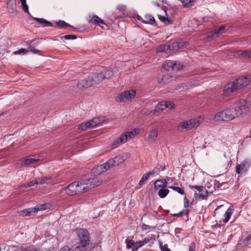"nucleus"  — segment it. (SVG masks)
Here are the masks:
<instances>
[{"label": "nucleus", "instance_id": "16", "mask_svg": "<svg viewBox=\"0 0 251 251\" xmlns=\"http://www.w3.org/2000/svg\"><path fill=\"white\" fill-rule=\"evenodd\" d=\"M77 86L80 89L86 88L92 86L89 80V76L87 79L79 81L77 83Z\"/></svg>", "mask_w": 251, "mask_h": 251}, {"label": "nucleus", "instance_id": "41", "mask_svg": "<svg viewBox=\"0 0 251 251\" xmlns=\"http://www.w3.org/2000/svg\"><path fill=\"white\" fill-rule=\"evenodd\" d=\"M160 173V169L155 167L151 171H150L148 172V173L149 174V175L151 176V175H159Z\"/></svg>", "mask_w": 251, "mask_h": 251}, {"label": "nucleus", "instance_id": "20", "mask_svg": "<svg viewBox=\"0 0 251 251\" xmlns=\"http://www.w3.org/2000/svg\"><path fill=\"white\" fill-rule=\"evenodd\" d=\"M19 215L23 217L34 215L33 208L25 209L19 212Z\"/></svg>", "mask_w": 251, "mask_h": 251}, {"label": "nucleus", "instance_id": "4", "mask_svg": "<svg viewBox=\"0 0 251 251\" xmlns=\"http://www.w3.org/2000/svg\"><path fill=\"white\" fill-rule=\"evenodd\" d=\"M233 109L235 117H239L247 113L249 110V105L245 99H241Z\"/></svg>", "mask_w": 251, "mask_h": 251}, {"label": "nucleus", "instance_id": "59", "mask_svg": "<svg viewBox=\"0 0 251 251\" xmlns=\"http://www.w3.org/2000/svg\"><path fill=\"white\" fill-rule=\"evenodd\" d=\"M78 129L84 131L86 130V127H85L84 124H81L78 125Z\"/></svg>", "mask_w": 251, "mask_h": 251}, {"label": "nucleus", "instance_id": "35", "mask_svg": "<svg viewBox=\"0 0 251 251\" xmlns=\"http://www.w3.org/2000/svg\"><path fill=\"white\" fill-rule=\"evenodd\" d=\"M150 176L149 175V174L148 173L144 174L142 176L140 180L139 181V185L140 186L142 185L145 183V182L149 178Z\"/></svg>", "mask_w": 251, "mask_h": 251}, {"label": "nucleus", "instance_id": "64", "mask_svg": "<svg viewBox=\"0 0 251 251\" xmlns=\"http://www.w3.org/2000/svg\"><path fill=\"white\" fill-rule=\"evenodd\" d=\"M131 131L133 132V134L134 136L138 134L139 131L138 129H135V128L132 129Z\"/></svg>", "mask_w": 251, "mask_h": 251}, {"label": "nucleus", "instance_id": "33", "mask_svg": "<svg viewBox=\"0 0 251 251\" xmlns=\"http://www.w3.org/2000/svg\"><path fill=\"white\" fill-rule=\"evenodd\" d=\"M195 0H181L183 7H188L193 5V3Z\"/></svg>", "mask_w": 251, "mask_h": 251}, {"label": "nucleus", "instance_id": "27", "mask_svg": "<svg viewBox=\"0 0 251 251\" xmlns=\"http://www.w3.org/2000/svg\"><path fill=\"white\" fill-rule=\"evenodd\" d=\"M34 20H35L36 21L38 22V23H39L40 24H46L47 26H53V24L52 23L44 19H43V18H34Z\"/></svg>", "mask_w": 251, "mask_h": 251}, {"label": "nucleus", "instance_id": "63", "mask_svg": "<svg viewBox=\"0 0 251 251\" xmlns=\"http://www.w3.org/2000/svg\"><path fill=\"white\" fill-rule=\"evenodd\" d=\"M89 121L90 122V124H91V126L92 128L96 127L97 126V125H96L95 122L93 119H92Z\"/></svg>", "mask_w": 251, "mask_h": 251}, {"label": "nucleus", "instance_id": "39", "mask_svg": "<svg viewBox=\"0 0 251 251\" xmlns=\"http://www.w3.org/2000/svg\"><path fill=\"white\" fill-rule=\"evenodd\" d=\"M241 55L245 57L251 58V50H245L242 52Z\"/></svg>", "mask_w": 251, "mask_h": 251}, {"label": "nucleus", "instance_id": "12", "mask_svg": "<svg viewBox=\"0 0 251 251\" xmlns=\"http://www.w3.org/2000/svg\"><path fill=\"white\" fill-rule=\"evenodd\" d=\"M171 50V46L170 45L162 44L156 48L157 52H164L168 54Z\"/></svg>", "mask_w": 251, "mask_h": 251}, {"label": "nucleus", "instance_id": "29", "mask_svg": "<svg viewBox=\"0 0 251 251\" xmlns=\"http://www.w3.org/2000/svg\"><path fill=\"white\" fill-rule=\"evenodd\" d=\"M112 167V166L111 164L109 163V160L107 162H106L105 163H104L99 166V168H100V170L102 172H105L106 171H107V170H109Z\"/></svg>", "mask_w": 251, "mask_h": 251}, {"label": "nucleus", "instance_id": "17", "mask_svg": "<svg viewBox=\"0 0 251 251\" xmlns=\"http://www.w3.org/2000/svg\"><path fill=\"white\" fill-rule=\"evenodd\" d=\"M127 141V137L126 135H121V136L117 139L112 144V148L113 149L116 148L120 145V144L126 142Z\"/></svg>", "mask_w": 251, "mask_h": 251}, {"label": "nucleus", "instance_id": "7", "mask_svg": "<svg viewBox=\"0 0 251 251\" xmlns=\"http://www.w3.org/2000/svg\"><path fill=\"white\" fill-rule=\"evenodd\" d=\"M251 166V161L248 159H244L240 164L236 166V172L238 174H243L248 171Z\"/></svg>", "mask_w": 251, "mask_h": 251}, {"label": "nucleus", "instance_id": "2", "mask_svg": "<svg viewBox=\"0 0 251 251\" xmlns=\"http://www.w3.org/2000/svg\"><path fill=\"white\" fill-rule=\"evenodd\" d=\"M83 182V180L81 179L69 184L64 188L66 194L70 196H73L87 192V189L88 188L84 186L85 184H84Z\"/></svg>", "mask_w": 251, "mask_h": 251}, {"label": "nucleus", "instance_id": "14", "mask_svg": "<svg viewBox=\"0 0 251 251\" xmlns=\"http://www.w3.org/2000/svg\"><path fill=\"white\" fill-rule=\"evenodd\" d=\"M38 160L34 158H25L23 160H19L17 163V166L19 167H24L37 161Z\"/></svg>", "mask_w": 251, "mask_h": 251}, {"label": "nucleus", "instance_id": "23", "mask_svg": "<svg viewBox=\"0 0 251 251\" xmlns=\"http://www.w3.org/2000/svg\"><path fill=\"white\" fill-rule=\"evenodd\" d=\"M35 179L37 182V184H43L45 183L48 184V180H50L51 178L50 177L42 176L40 178H35Z\"/></svg>", "mask_w": 251, "mask_h": 251}, {"label": "nucleus", "instance_id": "30", "mask_svg": "<svg viewBox=\"0 0 251 251\" xmlns=\"http://www.w3.org/2000/svg\"><path fill=\"white\" fill-rule=\"evenodd\" d=\"M169 190L165 188L160 189L158 192V195L161 198H164L169 194Z\"/></svg>", "mask_w": 251, "mask_h": 251}, {"label": "nucleus", "instance_id": "45", "mask_svg": "<svg viewBox=\"0 0 251 251\" xmlns=\"http://www.w3.org/2000/svg\"><path fill=\"white\" fill-rule=\"evenodd\" d=\"M165 102V105H166V108H169L170 109H172L175 107V104L170 101H164Z\"/></svg>", "mask_w": 251, "mask_h": 251}, {"label": "nucleus", "instance_id": "19", "mask_svg": "<svg viewBox=\"0 0 251 251\" xmlns=\"http://www.w3.org/2000/svg\"><path fill=\"white\" fill-rule=\"evenodd\" d=\"M158 136V131L157 130H152L151 131L149 136L148 141L150 143H154Z\"/></svg>", "mask_w": 251, "mask_h": 251}, {"label": "nucleus", "instance_id": "6", "mask_svg": "<svg viewBox=\"0 0 251 251\" xmlns=\"http://www.w3.org/2000/svg\"><path fill=\"white\" fill-rule=\"evenodd\" d=\"M83 183L87 189V192L95 187L100 186L101 183V180L97 177H92L89 179H82Z\"/></svg>", "mask_w": 251, "mask_h": 251}, {"label": "nucleus", "instance_id": "55", "mask_svg": "<svg viewBox=\"0 0 251 251\" xmlns=\"http://www.w3.org/2000/svg\"><path fill=\"white\" fill-rule=\"evenodd\" d=\"M35 184H37V182H36L35 179H34V180H33L32 181H29L27 183L26 187H31V186H34Z\"/></svg>", "mask_w": 251, "mask_h": 251}, {"label": "nucleus", "instance_id": "46", "mask_svg": "<svg viewBox=\"0 0 251 251\" xmlns=\"http://www.w3.org/2000/svg\"><path fill=\"white\" fill-rule=\"evenodd\" d=\"M141 243H140V241L136 242H134V246L133 247V251H137L139 248L142 247L143 246Z\"/></svg>", "mask_w": 251, "mask_h": 251}, {"label": "nucleus", "instance_id": "38", "mask_svg": "<svg viewBox=\"0 0 251 251\" xmlns=\"http://www.w3.org/2000/svg\"><path fill=\"white\" fill-rule=\"evenodd\" d=\"M169 187L170 188L173 189V190L177 192V193H178L180 194L183 195L185 193L184 190H183V189H182L181 188L175 186H169Z\"/></svg>", "mask_w": 251, "mask_h": 251}, {"label": "nucleus", "instance_id": "32", "mask_svg": "<svg viewBox=\"0 0 251 251\" xmlns=\"http://www.w3.org/2000/svg\"><path fill=\"white\" fill-rule=\"evenodd\" d=\"M175 62L176 61L173 60H167L165 61L164 66H166L168 67V69H167L168 71H169L170 69L173 70V68L175 65Z\"/></svg>", "mask_w": 251, "mask_h": 251}, {"label": "nucleus", "instance_id": "8", "mask_svg": "<svg viewBox=\"0 0 251 251\" xmlns=\"http://www.w3.org/2000/svg\"><path fill=\"white\" fill-rule=\"evenodd\" d=\"M199 125L198 120L196 119H191L188 121H182L180 123L178 128L182 129L190 130L195 126Z\"/></svg>", "mask_w": 251, "mask_h": 251}, {"label": "nucleus", "instance_id": "49", "mask_svg": "<svg viewBox=\"0 0 251 251\" xmlns=\"http://www.w3.org/2000/svg\"><path fill=\"white\" fill-rule=\"evenodd\" d=\"M27 52H28V50L26 49L22 48V49H21L20 50L15 51L14 52V54H21V53L25 54V53H26Z\"/></svg>", "mask_w": 251, "mask_h": 251}, {"label": "nucleus", "instance_id": "25", "mask_svg": "<svg viewBox=\"0 0 251 251\" xmlns=\"http://www.w3.org/2000/svg\"><path fill=\"white\" fill-rule=\"evenodd\" d=\"M100 74H102L103 80L104 79H108L110 78L113 74V72L111 70H103L100 72Z\"/></svg>", "mask_w": 251, "mask_h": 251}, {"label": "nucleus", "instance_id": "60", "mask_svg": "<svg viewBox=\"0 0 251 251\" xmlns=\"http://www.w3.org/2000/svg\"><path fill=\"white\" fill-rule=\"evenodd\" d=\"M249 105L251 104V93L248 95V98L246 100Z\"/></svg>", "mask_w": 251, "mask_h": 251}, {"label": "nucleus", "instance_id": "62", "mask_svg": "<svg viewBox=\"0 0 251 251\" xmlns=\"http://www.w3.org/2000/svg\"><path fill=\"white\" fill-rule=\"evenodd\" d=\"M84 126H85V127H86V129H89V128H92V127L91 126V124H90V121H88V122H86L84 124Z\"/></svg>", "mask_w": 251, "mask_h": 251}, {"label": "nucleus", "instance_id": "11", "mask_svg": "<svg viewBox=\"0 0 251 251\" xmlns=\"http://www.w3.org/2000/svg\"><path fill=\"white\" fill-rule=\"evenodd\" d=\"M190 187L192 189H197L199 191V193H196V195H199V197L204 199L207 196L208 192L206 188L202 186H194L190 185Z\"/></svg>", "mask_w": 251, "mask_h": 251}, {"label": "nucleus", "instance_id": "54", "mask_svg": "<svg viewBox=\"0 0 251 251\" xmlns=\"http://www.w3.org/2000/svg\"><path fill=\"white\" fill-rule=\"evenodd\" d=\"M126 6L123 5H118L117 7V10H118L120 11H124L126 10Z\"/></svg>", "mask_w": 251, "mask_h": 251}, {"label": "nucleus", "instance_id": "5", "mask_svg": "<svg viewBox=\"0 0 251 251\" xmlns=\"http://www.w3.org/2000/svg\"><path fill=\"white\" fill-rule=\"evenodd\" d=\"M233 108H227L218 112L214 117L216 121H229L235 118Z\"/></svg>", "mask_w": 251, "mask_h": 251}, {"label": "nucleus", "instance_id": "56", "mask_svg": "<svg viewBox=\"0 0 251 251\" xmlns=\"http://www.w3.org/2000/svg\"><path fill=\"white\" fill-rule=\"evenodd\" d=\"M189 206V201L186 198V197H185L184 198V206L185 208H187Z\"/></svg>", "mask_w": 251, "mask_h": 251}, {"label": "nucleus", "instance_id": "58", "mask_svg": "<svg viewBox=\"0 0 251 251\" xmlns=\"http://www.w3.org/2000/svg\"><path fill=\"white\" fill-rule=\"evenodd\" d=\"M93 120L95 121L97 126H98L100 123L101 119L100 118H94Z\"/></svg>", "mask_w": 251, "mask_h": 251}, {"label": "nucleus", "instance_id": "24", "mask_svg": "<svg viewBox=\"0 0 251 251\" xmlns=\"http://www.w3.org/2000/svg\"><path fill=\"white\" fill-rule=\"evenodd\" d=\"M173 79V77L169 75H164L162 76V78L160 80H158V81L159 83H162L164 84H166L170 82L172 79Z\"/></svg>", "mask_w": 251, "mask_h": 251}, {"label": "nucleus", "instance_id": "28", "mask_svg": "<svg viewBox=\"0 0 251 251\" xmlns=\"http://www.w3.org/2000/svg\"><path fill=\"white\" fill-rule=\"evenodd\" d=\"M145 20H144V23L152 25H155V20L153 16L151 15H148L145 16Z\"/></svg>", "mask_w": 251, "mask_h": 251}, {"label": "nucleus", "instance_id": "37", "mask_svg": "<svg viewBox=\"0 0 251 251\" xmlns=\"http://www.w3.org/2000/svg\"><path fill=\"white\" fill-rule=\"evenodd\" d=\"M243 243L245 246H248L251 244V232L244 239Z\"/></svg>", "mask_w": 251, "mask_h": 251}, {"label": "nucleus", "instance_id": "48", "mask_svg": "<svg viewBox=\"0 0 251 251\" xmlns=\"http://www.w3.org/2000/svg\"><path fill=\"white\" fill-rule=\"evenodd\" d=\"M183 67V66L182 64H181L179 63H177L176 61L175 62V65L174 66V67L173 68L174 70H180Z\"/></svg>", "mask_w": 251, "mask_h": 251}, {"label": "nucleus", "instance_id": "3", "mask_svg": "<svg viewBox=\"0 0 251 251\" xmlns=\"http://www.w3.org/2000/svg\"><path fill=\"white\" fill-rule=\"evenodd\" d=\"M77 235L79 240L78 245L75 248V251H83L87 250V247L89 245L91 240L88 231L84 229H78Z\"/></svg>", "mask_w": 251, "mask_h": 251}, {"label": "nucleus", "instance_id": "57", "mask_svg": "<svg viewBox=\"0 0 251 251\" xmlns=\"http://www.w3.org/2000/svg\"><path fill=\"white\" fill-rule=\"evenodd\" d=\"M58 251H71V249L69 248V246H65L60 249Z\"/></svg>", "mask_w": 251, "mask_h": 251}, {"label": "nucleus", "instance_id": "61", "mask_svg": "<svg viewBox=\"0 0 251 251\" xmlns=\"http://www.w3.org/2000/svg\"><path fill=\"white\" fill-rule=\"evenodd\" d=\"M158 17H159V20L163 22H165L166 21H169V20L167 18L164 17V16L159 15Z\"/></svg>", "mask_w": 251, "mask_h": 251}, {"label": "nucleus", "instance_id": "40", "mask_svg": "<svg viewBox=\"0 0 251 251\" xmlns=\"http://www.w3.org/2000/svg\"><path fill=\"white\" fill-rule=\"evenodd\" d=\"M215 36H216L217 37L218 36V33L215 32V29L208 32L207 34V38L208 39H212L214 38Z\"/></svg>", "mask_w": 251, "mask_h": 251}, {"label": "nucleus", "instance_id": "43", "mask_svg": "<svg viewBox=\"0 0 251 251\" xmlns=\"http://www.w3.org/2000/svg\"><path fill=\"white\" fill-rule=\"evenodd\" d=\"M22 5L24 11L27 13H29L28 6L26 4V0H23L21 1Z\"/></svg>", "mask_w": 251, "mask_h": 251}, {"label": "nucleus", "instance_id": "42", "mask_svg": "<svg viewBox=\"0 0 251 251\" xmlns=\"http://www.w3.org/2000/svg\"><path fill=\"white\" fill-rule=\"evenodd\" d=\"M189 210L188 209H185L183 210L182 211L179 212L178 213L174 214L172 215L173 216H176V217H180L183 214H184L185 215H187L188 216L189 214Z\"/></svg>", "mask_w": 251, "mask_h": 251}, {"label": "nucleus", "instance_id": "53", "mask_svg": "<svg viewBox=\"0 0 251 251\" xmlns=\"http://www.w3.org/2000/svg\"><path fill=\"white\" fill-rule=\"evenodd\" d=\"M150 239L148 238H144L143 240L142 241H139L140 243H141V244H142V246L147 244L148 243H149L150 242Z\"/></svg>", "mask_w": 251, "mask_h": 251}, {"label": "nucleus", "instance_id": "15", "mask_svg": "<svg viewBox=\"0 0 251 251\" xmlns=\"http://www.w3.org/2000/svg\"><path fill=\"white\" fill-rule=\"evenodd\" d=\"M167 184L166 179H157L154 183V189L158 190L160 188H164L167 186Z\"/></svg>", "mask_w": 251, "mask_h": 251}, {"label": "nucleus", "instance_id": "44", "mask_svg": "<svg viewBox=\"0 0 251 251\" xmlns=\"http://www.w3.org/2000/svg\"><path fill=\"white\" fill-rule=\"evenodd\" d=\"M76 38V36L74 35H66L61 37L62 39H65L66 40L75 39Z\"/></svg>", "mask_w": 251, "mask_h": 251}, {"label": "nucleus", "instance_id": "34", "mask_svg": "<svg viewBox=\"0 0 251 251\" xmlns=\"http://www.w3.org/2000/svg\"><path fill=\"white\" fill-rule=\"evenodd\" d=\"M57 25L60 27L62 28H66L67 27H70L72 28H74L72 26L70 25L69 24L66 23L64 21H59L58 22L56 23Z\"/></svg>", "mask_w": 251, "mask_h": 251}, {"label": "nucleus", "instance_id": "26", "mask_svg": "<svg viewBox=\"0 0 251 251\" xmlns=\"http://www.w3.org/2000/svg\"><path fill=\"white\" fill-rule=\"evenodd\" d=\"M34 214L37 213L38 211L45 210L47 208L46 204H38L34 207H32Z\"/></svg>", "mask_w": 251, "mask_h": 251}, {"label": "nucleus", "instance_id": "36", "mask_svg": "<svg viewBox=\"0 0 251 251\" xmlns=\"http://www.w3.org/2000/svg\"><path fill=\"white\" fill-rule=\"evenodd\" d=\"M126 248L128 249H132L133 251V247L134 246V241L133 240L126 239Z\"/></svg>", "mask_w": 251, "mask_h": 251}, {"label": "nucleus", "instance_id": "13", "mask_svg": "<svg viewBox=\"0 0 251 251\" xmlns=\"http://www.w3.org/2000/svg\"><path fill=\"white\" fill-rule=\"evenodd\" d=\"M125 160L124 156L121 155H117L114 158L109 159V163L111 164L112 167L118 166L120 163H123Z\"/></svg>", "mask_w": 251, "mask_h": 251}, {"label": "nucleus", "instance_id": "21", "mask_svg": "<svg viewBox=\"0 0 251 251\" xmlns=\"http://www.w3.org/2000/svg\"><path fill=\"white\" fill-rule=\"evenodd\" d=\"M165 102L164 101H161L158 103V104L155 106L154 109V113H161L164 109L166 108V106H165Z\"/></svg>", "mask_w": 251, "mask_h": 251}, {"label": "nucleus", "instance_id": "52", "mask_svg": "<svg viewBox=\"0 0 251 251\" xmlns=\"http://www.w3.org/2000/svg\"><path fill=\"white\" fill-rule=\"evenodd\" d=\"M225 26H221L218 28L215 29V32L218 33V34L220 32H223L224 30L225 29Z\"/></svg>", "mask_w": 251, "mask_h": 251}, {"label": "nucleus", "instance_id": "47", "mask_svg": "<svg viewBox=\"0 0 251 251\" xmlns=\"http://www.w3.org/2000/svg\"><path fill=\"white\" fill-rule=\"evenodd\" d=\"M160 248L161 251H171V250L168 248V245L165 244L164 245H162L161 243H160Z\"/></svg>", "mask_w": 251, "mask_h": 251}, {"label": "nucleus", "instance_id": "18", "mask_svg": "<svg viewBox=\"0 0 251 251\" xmlns=\"http://www.w3.org/2000/svg\"><path fill=\"white\" fill-rule=\"evenodd\" d=\"M89 23L95 25H105L104 21L97 16H93L92 18L89 20Z\"/></svg>", "mask_w": 251, "mask_h": 251}, {"label": "nucleus", "instance_id": "50", "mask_svg": "<svg viewBox=\"0 0 251 251\" xmlns=\"http://www.w3.org/2000/svg\"><path fill=\"white\" fill-rule=\"evenodd\" d=\"M122 135H126L127 137V140L128 138H131L134 136L133 132L131 130L130 132L126 133L125 134H122Z\"/></svg>", "mask_w": 251, "mask_h": 251}, {"label": "nucleus", "instance_id": "31", "mask_svg": "<svg viewBox=\"0 0 251 251\" xmlns=\"http://www.w3.org/2000/svg\"><path fill=\"white\" fill-rule=\"evenodd\" d=\"M33 41H32L30 44L29 45L28 47H27V49H26L28 51H31L33 52L34 53H37L39 54H41L42 51L40 50H38L35 49L33 46H32V42Z\"/></svg>", "mask_w": 251, "mask_h": 251}, {"label": "nucleus", "instance_id": "10", "mask_svg": "<svg viewBox=\"0 0 251 251\" xmlns=\"http://www.w3.org/2000/svg\"><path fill=\"white\" fill-rule=\"evenodd\" d=\"M88 76L92 86L98 84L103 80L102 74L100 73H92Z\"/></svg>", "mask_w": 251, "mask_h": 251}, {"label": "nucleus", "instance_id": "1", "mask_svg": "<svg viewBox=\"0 0 251 251\" xmlns=\"http://www.w3.org/2000/svg\"><path fill=\"white\" fill-rule=\"evenodd\" d=\"M251 82V78L249 76H241L232 82L227 83L223 89V96L227 97L232 93L236 92L246 87Z\"/></svg>", "mask_w": 251, "mask_h": 251}, {"label": "nucleus", "instance_id": "9", "mask_svg": "<svg viewBox=\"0 0 251 251\" xmlns=\"http://www.w3.org/2000/svg\"><path fill=\"white\" fill-rule=\"evenodd\" d=\"M136 92L134 90H130L128 91H125L116 98V100L120 102L130 100L134 98Z\"/></svg>", "mask_w": 251, "mask_h": 251}, {"label": "nucleus", "instance_id": "22", "mask_svg": "<svg viewBox=\"0 0 251 251\" xmlns=\"http://www.w3.org/2000/svg\"><path fill=\"white\" fill-rule=\"evenodd\" d=\"M233 208L232 207H229L227 210L226 211L225 215L224 217L225 218L223 219V222L224 223H226L228 221V220L230 219V217L232 214L233 212Z\"/></svg>", "mask_w": 251, "mask_h": 251}, {"label": "nucleus", "instance_id": "51", "mask_svg": "<svg viewBox=\"0 0 251 251\" xmlns=\"http://www.w3.org/2000/svg\"><path fill=\"white\" fill-rule=\"evenodd\" d=\"M196 249V244L193 242L191 243L189 246V251H195Z\"/></svg>", "mask_w": 251, "mask_h": 251}]
</instances>
